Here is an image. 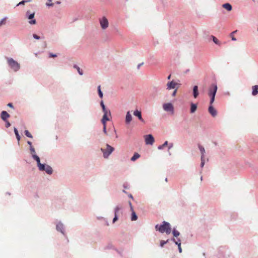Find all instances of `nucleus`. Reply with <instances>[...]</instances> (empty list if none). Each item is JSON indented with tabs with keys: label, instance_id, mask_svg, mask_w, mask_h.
<instances>
[{
	"label": "nucleus",
	"instance_id": "f257e3e1",
	"mask_svg": "<svg viewBox=\"0 0 258 258\" xmlns=\"http://www.w3.org/2000/svg\"><path fill=\"white\" fill-rule=\"evenodd\" d=\"M155 229L162 233L165 232L167 234H170L171 231L170 224L169 223L166 221H163L161 225H156L155 226Z\"/></svg>",
	"mask_w": 258,
	"mask_h": 258
},
{
	"label": "nucleus",
	"instance_id": "f03ea898",
	"mask_svg": "<svg viewBox=\"0 0 258 258\" xmlns=\"http://www.w3.org/2000/svg\"><path fill=\"white\" fill-rule=\"evenodd\" d=\"M7 63L9 68L14 72H18L20 69V64L13 58H6Z\"/></svg>",
	"mask_w": 258,
	"mask_h": 258
},
{
	"label": "nucleus",
	"instance_id": "7ed1b4c3",
	"mask_svg": "<svg viewBox=\"0 0 258 258\" xmlns=\"http://www.w3.org/2000/svg\"><path fill=\"white\" fill-rule=\"evenodd\" d=\"M100 150L103 153L104 158L108 159L109 156L114 151V148L108 144H106L105 148H101Z\"/></svg>",
	"mask_w": 258,
	"mask_h": 258
},
{
	"label": "nucleus",
	"instance_id": "20e7f679",
	"mask_svg": "<svg viewBox=\"0 0 258 258\" xmlns=\"http://www.w3.org/2000/svg\"><path fill=\"white\" fill-rule=\"evenodd\" d=\"M217 86L216 84H212L209 89L208 95L210 97V104H212L215 100V97L217 91Z\"/></svg>",
	"mask_w": 258,
	"mask_h": 258
},
{
	"label": "nucleus",
	"instance_id": "39448f33",
	"mask_svg": "<svg viewBox=\"0 0 258 258\" xmlns=\"http://www.w3.org/2000/svg\"><path fill=\"white\" fill-rule=\"evenodd\" d=\"M55 225L56 230L60 233L63 236H66L67 233L64 224L60 220H57L55 222Z\"/></svg>",
	"mask_w": 258,
	"mask_h": 258
},
{
	"label": "nucleus",
	"instance_id": "423d86ee",
	"mask_svg": "<svg viewBox=\"0 0 258 258\" xmlns=\"http://www.w3.org/2000/svg\"><path fill=\"white\" fill-rule=\"evenodd\" d=\"M35 13H31L30 11H27L26 13V17L29 20L28 23L30 25H35L36 24V21L34 19Z\"/></svg>",
	"mask_w": 258,
	"mask_h": 258
},
{
	"label": "nucleus",
	"instance_id": "0eeeda50",
	"mask_svg": "<svg viewBox=\"0 0 258 258\" xmlns=\"http://www.w3.org/2000/svg\"><path fill=\"white\" fill-rule=\"evenodd\" d=\"M99 21L102 29L105 30L108 27L109 22L105 16L100 18Z\"/></svg>",
	"mask_w": 258,
	"mask_h": 258
},
{
	"label": "nucleus",
	"instance_id": "6e6552de",
	"mask_svg": "<svg viewBox=\"0 0 258 258\" xmlns=\"http://www.w3.org/2000/svg\"><path fill=\"white\" fill-rule=\"evenodd\" d=\"M145 142L147 145H152L155 142L153 136L151 135H147L145 136Z\"/></svg>",
	"mask_w": 258,
	"mask_h": 258
},
{
	"label": "nucleus",
	"instance_id": "1a4fd4ad",
	"mask_svg": "<svg viewBox=\"0 0 258 258\" xmlns=\"http://www.w3.org/2000/svg\"><path fill=\"white\" fill-rule=\"evenodd\" d=\"M41 171H45L46 173L49 175H51L53 172V169L52 167L49 165L44 164V167L42 169H39Z\"/></svg>",
	"mask_w": 258,
	"mask_h": 258
},
{
	"label": "nucleus",
	"instance_id": "9d476101",
	"mask_svg": "<svg viewBox=\"0 0 258 258\" xmlns=\"http://www.w3.org/2000/svg\"><path fill=\"white\" fill-rule=\"evenodd\" d=\"M163 109L166 111H173L174 108L172 104L170 103H165L163 105Z\"/></svg>",
	"mask_w": 258,
	"mask_h": 258
},
{
	"label": "nucleus",
	"instance_id": "9b49d317",
	"mask_svg": "<svg viewBox=\"0 0 258 258\" xmlns=\"http://www.w3.org/2000/svg\"><path fill=\"white\" fill-rule=\"evenodd\" d=\"M32 158L37 162V166L39 169L43 168L44 164L41 163L40 158L37 155H34L33 158Z\"/></svg>",
	"mask_w": 258,
	"mask_h": 258
},
{
	"label": "nucleus",
	"instance_id": "f8f14e48",
	"mask_svg": "<svg viewBox=\"0 0 258 258\" xmlns=\"http://www.w3.org/2000/svg\"><path fill=\"white\" fill-rule=\"evenodd\" d=\"M100 106L102 109V111L104 114H108V115L109 116H111V112L110 111V110L107 108H106L104 103H103V101L102 100L100 102Z\"/></svg>",
	"mask_w": 258,
	"mask_h": 258
},
{
	"label": "nucleus",
	"instance_id": "ddd939ff",
	"mask_svg": "<svg viewBox=\"0 0 258 258\" xmlns=\"http://www.w3.org/2000/svg\"><path fill=\"white\" fill-rule=\"evenodd\" d=\"M132 116L130 113V111H127L126 114L125 122L126 124H129L132 120Z\"/></svg>",
	"mask_w": 258,
	"mask_h": 258
},
{
	"label": "nucleus",
	"instance_id": "4468645a",
	"mask_svg": "<svg viewBox=\"0 0 258 258\" xmlns=\"http://www.w3.org/2000/svg\"><path fill=\"white\" fill-rule=\"evenodd\" d=\"M134 115L138 117L139 119L143 122H144L145 121L142 116V113L141 111L138 110H136L134 112Z\"/></svg>",
	"mask_w": 258,
	"mask_h": 258
},
{
	"label": "nucleus",
	"instance_id": "2eb2a0df",
	"mask_svg": "<svg viewBox=\"0 0 258 258\" xmlns=\"http://www.w3.org/2000/svg\"><path fill=\"white\" fill-rule=\"evenodd\" d=\"M208 111L209 113L211 114V115L213 117L217 115V111L213 107L212 104H210V105L209 106Z\"/></svg>",
	"mask_w": 258,
	"mask_h": 258
},
{
	"label": "nucleus",
	"instance_id": "dca6fc26",
	"mask_svg": "<svg viewBox=\"0 0 258 258\" xmlns=\"http://www.w3.org/2000/svg\"><path fill=\"white\" fill-rule=\"evenodd\" d=\"M177 85V83L174 82L173 81L169 82L167 84V89L168 90L174 89Z\"/></svg>",
	"mask_w": 258,
	"mask_h": 258
},
{
	"label": "nucleus",
	"instance_id": "f3484780",
	"mask_svg": "<svg viewBox=\"0 0 258 258\" xmlns=\"http://www.w3.org/2000/svg\"><path fill=\"white\" fill-rule=\"evenodd\" d=\"M10 117L9 114L6 111H3L1 112V118L4 121H6Z\"/></svg>",
	"mask_w": 258,
	"mask_h": 258
},
{
	"label": "nucleus",
	"instance_id": "a211bd4d",
	"mask_svg": "<svg viewBox=\"0 0 258 258\" xmlns=\"http://www.w3.org/2000/svg\"><path fill=\"white\" fill-rule=\"evenodd\" d=\"M108 114H104L103 115L102 118L101 119V122L103 125H105L107 121L109 120V118H108Z\"/></svg>",
	"mask_w": 258,
	"mask_h": 258
},
{
	"label": "nucleus",
	"instance_id": "6ab92c4d",
	"mask_svg": "<svg viewBox=\"0 0 258 258\" xmlns=\"http://www.w3.org/2000/svg\"><path fill=\"white\" fill-rule=\"evenodd\" d=\"M199 95L198 87L195 86L193 88V96L195 98H197Z\"/></svg>",
	"mask_w": 258,
	"mask_h": 258
},
{
	"label": "nucleus",
	"instance_id": "aec40b11",
	"mask_svg": "<svg viewBox=\"0 0 258 258\" xmlns=\"http://www.w3.org/2000/svg\"><path fill=\"white\" fill-rule=\"evenodd\" d=\"M197 109V105L194 103H190V112L191 113H194Z\"/></svg>",
	"mask_w": 258,
	"mask_h": 258
},
{
	"label": "nucleus",
	"instance_id": "412c9836",
	"mask_svg": "<svg viewBox=\"0 0 258 258\" xmlns=\"http://www.w3.org/2000/svg\"><path fill=\"white\" fill-rule=\"evenodd\" d=\"M222 7L227 10L228 11L232 10V6L229 3H225L222 5Z\"/></svg>",
	"mask_w": 258,
	"mask_h": 258
},
{
	"label": "nucleus",
	"instance_id": "4be33fe9",
	"mask_svg": "<svg viewBox=\"0 0 258 258\" xmlns=\"http://www.w3.org/2000/svg\"><path fill=\"white\" fill-rule=\"evenodd\" d=\"M199 149L200 150V151L201 154V157L203 158H205V150L204 147H203L201 145H199Z\"/></svg>",
	"mask_w": 258,
	"mask_h": 258
},
{
	"label": "nucleus",
	"instance_id": "5701e85b",
	"mask_svg": "<svg viewBox=\"0 0 258 258\" xmlns=\"http://www.w3.org/2000/svg\"><path fill=\"white\" fill-rule=\"evenodd\" d=\"M7 19L8 17H5L0 21V28L6 24Z\"/></svg>",
	"mask_w": 258,
	"mask_h": 258
},
{
	"label": "nucleus",
	"instance_id": "b1692460",
	"mask_svg": "<svg viewBox=\"0 0 258 258\" xmlns=\"http://www.w3.org/2000/svg\"><path fill=\"white\" fill-rule=\"evenodd\" d=\"M140 155L138 153H136L134 154L133 156L131 158V160L132 161H135L137 159L139 158Z\"/></svg>",
	"mask_w": 258,
	"mask_h": 258
},
{
	"label": "nucleus",
	"instance_id": "393cba45",
	"mask_svg": "<svg viewBox=\"0 0 258 258\" xmlns=\"http://www.w3.org/2000/svg\"><path fill=\"white\" fill-rule=\"evenodd\" d=\"M74 68L76 69L80 75L82 76L83 75V72L81 70L79 66L76 64H74L73 66Z\"/></svg>",
	"mask_w": 258,
	"mask_h": 258
},
{
	"label": "nucleus",
	"instance_id": "a878e982",
	"mask_svg": "<svg viewBox=\"0 0 258 258\" xmlns=\"http://www.w3.org/2000/svg\"><path fill=\"white\" fill-rule=\"evenodd\" d=\"M14 133L15 134L16 138H17V140L18 141V143H19V141L21 139V137H20V136L19 134L18 130L16 127H14Z\"/></svg>",
	"mask_w": 258,
	"mask_h": 258
},
{
	"label": "nucleus",
	"instance_id": "bb28decb",
	"mask_svg": "<svg viewBox=\"0 0 258 258\" xmlns=\"http://www.w3.org/2000/svg\"><path fill=\"white\" fill-rule=\"evenodd\" d=\"M252 95L253 96H255L258 94V89L256 87H255L253 86L252 88Z\"/></svg>",
	"mask_w": 258,
	"mask_h": 258
},
{
	"label": "nucleus",
	"instance_id": "cd10ccee",
	"mask_svg": "<svg viewBox=\"0 0 258 258\" xmlns=\"http://www.w3.org/2000/svg\"><path fill=\"white\" fill-rule=\"evenodd\" d=\"M138 219V216L135 211H133L131 215V220L136 221Z\"/></svg>",
	"mask_w": 258,
	"mask_h": 258
},
{
	"label": "nucleus",
	"instance_id": "c85d7f7f",
	"mask_svg": "<svg viewBox=\"0 0 258 258\" xmlns=\"http://www.w3.org/2000/svg\"><path fill=\"white\" fill-rule=\"evenodd\" d=\"M97 91H98V95H99V97L102 98L103 97V94L101 90V86H98Z\"/></svg>",
	"mask_w": 258,
	"mask_h": 258
},
{
	"label": "nucleus",
	"instance_id": "c756f323",
	"mask_svg": "<svg viewBox=\"0 0 258 258\" xmlns=\"http://www.w3.org/2000/svg\"><path fill=\"white\" fill-rule=\"evenodd\" d=\"M168 141H165V142L164 143V144H163V145L159 146L158 147V149L159 150H162V149H164V148L165 147H166V146H167V145H168Z\"/></svg>",
	"mask_w": 258,
	"mask_h": 258
},
{
	"label": "nucleus",
	"instance_id": "7c9ffc66",
	"mask_svg": "<svg viewBox=\"0 0 258 258\" xmlns=\"http://www.w3.org/2000/svg\"><path fill=\"white\" fill-rule=\"evenodd\" d=\"M211 38H212L213 42L215 44L219 45L220 44L219 41L217 39V38L216 37H215L214 36H211Z\"/></svg>",
	"mask_w": 258,
	"mask_h": 258
},
{
	"label": "nucleus",
	"instance_id": "2f4dec72",
	"mask_svg": "<svg viewBox=\"0 0 258 258\" xmlns=\"http://www.w3.org/2000/svg\"><path fill=\"white\" fill-rule=\"evenodd\" d=\"M30 152H31L32 157L33 158V155H36V152H35V150L33 146H31L30 147Z\"/></svg>",
	"mask_w": 258,
	"mask_h": 258
},
{
	"label": "nucleus",
	"instance_id": "473e14b6",
	"mask_svg": "<svg viewBox=\"0 0 258 258\" xmlns=\"http://www.w3.org/2000/svg\"><path fill=\"white\" fill-rule=\"evenodd\" d=\"M172 233H173L174 236H175V237H177L180 235L179 232H178L177 230H176L175 228H173Z\"/></svg>",
	"mask_w": 258,
	"mask_h": 258
},
{
	"label": "nucleus",
	"instance_id": "72a5a7b5",
	"mask_svg": "<svg viewBox=\"0 0 258 258\" xmlns=\"http://www.w3.org/2000/svg\"><path fill=\"white\" fill-rule=\"evenodd\" d=\"M25 135L28 138H32V135L30 133L28 130H25L24 132Z\"/></svg>",
	"mask_w": 258,
	"mask_h": 258
},
{
	"label": "nucleus",
	"instance_id": "f704fd0d",
	"mask_svg": "<svg viewBox=\"0 0 258 258\" xmlns=\"http://www.w3.org/2000/svg\"><path fill=\"white\" fill-rule=\"evenodd\" d=\"M120 207H119V206H116L115 208H114V215H117V213L118 212H119V211L120 210Z\"/></svg>",
	"mask_w": 258,
	"mask_h": 258
},
{
	"label": "nucleus",
	"instance_id": "c9c22d12",
	"mask_svg": "<svg viewBox=\"0 0 258 258\" xmlns=\"http://www.w3.org/2000/svg\"><path fill=\"white\" fill-rule=\"evenodd\" d=\"M31 2V0H23L20 2L19 4L17 5V6H19L20 5H24L25 3L30 2Z\"/></svg>",
	"mask_w": 258,
	"mask_h": 258
},
{
	"label": "nucleus",
	"instance_id": "e433bc0d",
	"mask_svg": "<svg viewBox=\"0 0 258 258\" xmlns=\"http://www.w3.org/2000/svg\"><path fill=\"white\" fill-rule=\"evenodd\" d=\"M168 241H169V240H167L166 241L161 240L160 241V246L162 247H163L164 245L168 242Z\"/></svg>",
	"mask_w": 258,
	"mask_h": 258
},
{
	"label": "nucleus",
	"instance_id": "4c0bfd02",
	"mask_svg": "<svg viewBox=\"0 0 258 258\" xmlns=\"http://www.w3.org/2000/svg\"><path fill=\"white\" fill-rule=\"evenodd\" d=\"M201 167L203 168L204 167V166L205 165V158L201 157Z\"/></svg>",
	"mask_w": 258,
	"mask_h": 258
},
{
	"label": "nucleus",
	"instance_id": "58836bf2",
	"mask_svg": "<svg viewBox=\"0 0 258 258\" xmlns=\"http://www.w3.org/2000/svg\"><path fill=\"white\" fill-rule=\"evenodd\" d=\"M118 220V217L117 215H114V217L112 220V223H114L117 220Z\"/></svg>",
	"mask_w": 258,
	"mask_h": 258
},
{
	"label": "nucleus",
	"instance_id": "ea45409f",
	"mask_svg": "<svg viewBox=\"0 0 258 258\" xmlns=\"http://www.w3.org/2000/svg\"><path fill=\"white\" fill-rule=\"evenodd\" d=\"M33 38L34 39H36L37 40H39V39H40V37L39 36H38L37 35L35 34H34L33 35Z\"/></svg>",
	"mask_w": 258,
	"mask_h": 258
},
{
	"label": "nucleus",
	"instance_id": "a19ab883",
	"mask_svg": "<svg viewBox=\"0 0 258 258\" xmlns=\"http://www.w3.org/2000/svg\"><path fill=\"white\" fill-rule=\"evenodd\" d=\"M5 121L6 122V127L7 128L11 126V123H10V122H9V121H7V120H6V121Z\"/></svg>",
	"mask_w": 258,
	"mask_h": 258
},
{
	"label": "nucleus",
	"instance_id": "79ce46f5",
	"mask_svg": "<svg viewBox=\"0 0 258 258\" xmlns=\"http://www.w3.org/2000/svg\"><path fill=\"white\" fill-rule=\"evenodd\" d=\"M175 243L178 245V246H179V245H181V243H180V239H178L177 241H176Z\"/></svg>",
	"mask_w": 258,
	"mask_h": 258
},
{
	"label": "nucleus",
	"instance_id": "37998d69",
	"mask_svg": "<svg viewBox=\"0 0 258 258\" xmlns=\"http://www.w3.org/2000/svg\"><path fill=\"white\" fill-rule=\"evenodd\" d=\"M103 133L104 134H107L106 124L105 125H103Z\"/></svg>",
	"mask_w": 258,
	"mask_h": 258
},
{
	"label": "nucleus",
	"instance_id": "c03bdc74",
	"mask_svg": "<svg viewBox=\"0 0 258 258\" xmlns=\"http://www.w3.org/2000/svg\"><path fill=\"white\" fill-rule=\"evenodd\" d=\"M173 143H170V144L169 145V146H168V151H169L170 149H171V148L173 147Z\"/></svg>",
	"mask_w": 258,
	"mask_h": 258
},
{
	"label": "nucleus",
	"instance_id": "a18cd8bd",
	"mask_svg": "<svg viewBox=\"0 0 258 258\" xmlns=\"http://www.w3.org/2000/svg\"><path fill=\"white\" fill-rule=\"evenodd\" d=\"M49 57H56V54H53V53H50L49 54Z\"/></svg>",
	"mask_w": 258,
	"mask_h": 258
},
{
	"label": "nucleus",
	"instance_id": "49530a36",
	"mask_svg": "<svg viewBox=\"0 0 258 258\" xmlns=\"http://www.w3.org/2000/svg\"><path fill=\"white\" fill-rule=\"evenodd\" d=\"M176 93H177V89H175V90L173 91V92L172 93V95L173 96H175L176 95Z\"/></svg>",
	"mask_w": 258,
	"mask_h": 258
},
{
	"label": "nucleus",
	"instance_id": "de8ad7c7",
	"mask_svg": "<svg viewBox=\"0 0 258 258\" xmlns=\"http://www.w3.org/2000/svg\"><path fill=\"white\" fill-rule=\"evenodd\" d=\"M143 62L139 63L137 66V69L139 70L140 68V67L143 64Z\"/></svg>",
	"mask_w": 258,
	"mask_h": 258
},
{
	"label": "nucleus",
	"instance_id": "09e8293b",
	"mask_svg": "<svg viewBox=\"0 0 258 258\" xmlns=\"http://www.w3.org/2000/svg\"><path fill=\"white\" fill-rule=\"evenodd\" d=\"M237 32V31H233L232 33H231L230 34V36L231 37H234V35H233L234 33H235L236 32Z\"/></svg>",
	"mask_w": 258,
	"mask_h": 258
},
{
	"label": "nucleus",
	"instance_id": "8fccbe9b",
	"mask_svg": "<svg viewBox=\"0 0 258 258\" xmlns=\"http://www.w3.org/2000/svg\"><path fill=\"white\" fill-rule=\"evenodd\" d=\"M104 221L105 222V223L106 225L108 226L109 225V223H108L107 220L105 218L104 219Z\"/></svg>",
	"mask_w": 258,
	"mask_h": 258
},
{
	"label": "nucleus",
	"instance_id": "3c124183",
	"mask_svg": "<svg viewBox=\"0 0 258 258\" xmlns=\"http://www.w3.org/2000/svg\"><path fill=\"white\" fill-rule=\"evenodd\" d=\"M8 106L10 107H11V108H13L14 106H13V105L12 104V103H9L8 104Z\"/></svg>",
	"mask_w": 258,
	"mask_h": 258
},
{
	"label": "nucleus",
	"instance_id": "603ef678",
	"mask_svg": "<svg viewBox=\"0 0 258 258\" xmlns=\"http://www.w3.org/2000/svg\"><path fill=\"white\" fill-rule=\"evenodd\" d=\"M178 248L179 252L181 253L182 252V249L181 247V245L180 246L179 245V246H178Z\"/></svg>",
	"mask_w": 258,
	"mask_h": 258
},
{
	"label": "nucleus",
	"instance_id": "864d4df0",
	"mask_svg": "<svg viewBox=\"0 0 258 258\" xmlns=\"http://www.w3.org/2000/svg\"><path fill=\"white\" fill-rule=\"evenodd\" d=\"M53 5V3H50V4L47 3L46 4V6H48V7L52 6Z\"/></svg>",
	"mask_w": 258,
	"mask_h": 258
},
{
	"label": "nucleus",
	"instance_id": "5fc2aeb1",
	"mask_svg": "<svg viewBox=\"0 0 258 258\" xmlns=\"http://www.w3.org/2000/svg\"><path fill=\"white\" fill-rule=\"evenodd\" d=\"M27 144L30 146V147L32 146V142L30 141H27Z\"/></svg>",
	"mask_w": 258,
	"mask_h": 258
},
{
	"label": "nucleus",
	"instance_id": "6e6d98bb",
	"mask_svg": "<svg viewBox=\"0 0 258 258\" xmlns=\"http://www.w3.org/2000/svg\"><path fill=\"white\" fill-rule=\"evenodd\" d=\"M97 219L98 220H104V219H105L104 218H103V217H97Z\"/></svg>",
	"mask_w": 258,
	"mask_h": 258
},
{
	"label": "nucleus",
	"instance_id": "4d7b16f0",
	"mask_svg": "<svg viewBox=\"0 0 258 258\" xmlns=\"http://www.w3.org/2000/svg\"><path fill=\"white\" fill-rule=\"evenodd\" d=\"M128 197H129L130 198H131L132 199H133V196H132V194H130L128 195Z\"/></svg>",
	"mask_w": 258,
	"mask_h": 258
},
{
	"label": "nucleus",
	"instance_id": "13d9d810",
	"mask_svg": "<svg viewBox=\"0 0 258 258\" xmlns=\"http://www.w3.org/2000/svg\"><path fill=\"white\" fill-rule=\"evenodd\" d=\"M231 39L233 41H236V38L235 37H231Z\"/></svg>",
	"mask_w": 258,
	"mask_h": 258
},
{
	"label": "nucleus",
	"instance_id": "bf43d9fd",
	"mask_svg": "<svg viewBox=\"0 0 258 258\" xmlns=\"http://www.w3.org/2000/svg\"><path fill=\"white\" fill-rule=\"evenodd\" d=\"M130 210L132 211V213L133 212V211H134L133 206L130 207Z\"/></svg>",
	"mask_w": 258,
	"mask_h": 258
},
{
	"label": "nucleus",
	"instance_id": "052dcab7",
	"mask_svg": "<svg viewBox=\"0 0 258 258\" xmlns=\"http://www.w3.org/2000/svg\"><path fill=\"white\" fill-rule=\"evenodd\" d=\"M171 79V75H169L167 77L168 80H170Z\"/></svg>",
	"mask_w": 258,
	"mask_h": 258
},
{
	"label": "nucleus",
	"instance_id": "680f3d73",
	"mask_svg": "<svg viewBox=\"0 0 258 258\" xmlns=\"http://www.w3.org/2000/svg\"><path fill=\"white\" fill-rule=\"evenodd\" d=\"M128 205L130 206V207L133 206L131 202H128Z\"/></svg>",
	"mask_w": 258,
	"mask_h": 258
},
{
	"label": "nucleus",
	"instance_id": "e2e57ef3",
	"mask_svg": "<svg viewBox=\"0 0 258 258\" xmlns=\"http://www.w3.org/2000/svg\"><path fill=\"white\" fill-rule=\"evenodd\" d=\"M172 240L173 241H174V242H175V241H175V239L174 238H172Z\"/></svg>",
	"mask_w": 258,
	"mask_h": 258
},
{
	"label": "nucleus",
	"instance_id": "0e129e2a",
	"mask_svg": "<svg viewBox=\"0 0 258 258\" xmlns=\"http://www.w3.org/2000/svg\"><path fill=\"white\" fill-rule=\"evenodd\" d=\"M56 4H60V2L57 1V2H56Z\"/></svg>",
	"mask_w": 258,
	"mask_h": 258
},
{
	"label": "nucleus",
	"instance_id": "69168bd1",
	"mask_svg": "<svg viewBox=\"0 0 258 258\" xmlns=\"http://www.w3.org/2000/svg\"><path fill=\"white\" fill-rule=\"evenodd\" d=\"M123 192H124V193H126V191L124 190H123Z\"/></svg>",
	"mask_w": 258,
	"mask_h": 258
},
{
	"label": "nucleus",
	"instance_id": "338daca9",
	"mask_svg": "<svg viewBox=\"0 0 258 258\" xmlns=\"http://www.w3.org/2000/svg\"><path fill=\"white\" fill-rule=\"evenodd\" d=\"M202 180H203V177H202V176H201V180L202 181Z\"/></svg>",
	"mask_w": 258,
	"mask_h": 258
},
{
	"label": "nucleus",
	"instance_id": "774afa93",
	"mask_svg": "<svg viewBox=\"0 0 258 258\" xmlns=\"http://www.w3.org/2000/svg\"><path fill=\"white\" fill-rule=\"evenodd\" d=\"M255 86V87H257V89H258V85H255V86Z\"/></svg>",
	"mask_w": 258,
	"mask_h": 258
}]
</instances>
